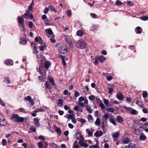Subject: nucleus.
Masks as SVG:
<instances>
[{
    "mask_svg": "<svg viewBox=\"0 0 148 148\" xmlns=\"http://www.w3.org/2000/svg\"><path fill=\"white\" fill-rule=\"evenodd\" d=\"M109 117V115L108 114H105L103 116H102V118H104L106 120L108 119Z\"/></svg>",
    "mask_w": 148,
    "mask_h": 148,
    "instance_id": "60",
    "label": "nucleus"
},
{
    "mask_svg": "<svg viewBox=\"0 0 148 148\" xmlns=\"http://www.w3.org/2000/svg\"><path fill=\"white\" fill-rule=\"evenodd\" d=\"M46 48V45L45 44H44V46L41 45L39 47V50L41 51H43L44 48Z\"/></svg>",
    "mask_w": 148,
    "mask_h": 148,
    "instance_id": "44",
    "label": "nucleus"
},
{
    "mask_svg": "<svg viewBox=\"0 0 148 148\" xmlns=\"http://www.w3.org/2000/svg\"><path fill=\"white\" fill-rule=\"evenodd\" d=\"M134 102L138 105L141 108H143L144 107V105L143 103L140 101H137L136 99H135L134 101Z\"/></svg>",
    "mask_w": 148,
    "mask_h": 148,
    "instance_id": "7",
    "label": "nucleus"
},
{
    "mask_svg": "<svg viewBox=\"0 0 148 148\" xmlns=\"http://www.w3.org/2000/svg\"><path fill=\"white\" fill-rule=\"evenodd\" d=\"M76 45L77 47L82 49H84L86 46V42L82 40H80L77 41Z\"/></svg>",
    "mask_w": 148,
    "mask_h": 148,
    "instance_id": "2",
    "label": "nucleus"
},
{
    "mask_svg": "<svg viewBox=\"0 0 148 148\" xmlns=\"http://www.w3.org/2000/svg\"><path fill=\"white\" fill-rule=\"evenodd\" d=\"M146 136L143 133H141L139 137V139L140 141H144L147 139Z\"/></svg>",
    "mask_w": 148,
    "mask_h": 148,
    "instance_id": "8",
    "label": "nucleus"
},
{
    "mask_svg": "<svg viewBox=\"0 0 148 148\" xmlns=\"http://www.w3.org/2000/svg\"><path fill=\"white\" fill-rule=\"evenodd\" d=\"M65 39L68 44L71 42V39L68 36H65Z\"/></svg>",
    "mask_w": 148,
    "mask_h": 148,
    "instance_id": "31",
    "label": "nucleus"
},
{
    "mask_svg": "<svg viewBox=\"0 0 148 148\" xmlns=\"http://www.w3.org/2000/svg\"><path fill=\"white\" fill-rule=\"evenodd\" d=\"M99 60L101 62H102L106 60V58L102 55L100 57H98Z\"/></svg>",
    "mask_w": 148,
    "mask_h": 148,
    "instance_id": "30",
    "label": "nucleus"
},
{
    "mask_svg": "<svg viewBox=\"0 0 148 148\" xmlns=\"http://www.w3.org/2000/svg\"><path fill=\"white\" fill-rule=\"evenodd\" d=\"M43 75L42 76H39V78L40 80H41L42 82H44L45 81L46 79L45 78V77Z\"/></svg>",
    "mask_w": 148,
    "mask_h": 148,
    "instance_id": "48",
    "label": "nucleus"
},
{
    "mask_svg": "<svg viewBox=\"0 0 148 148\" xmlns=\"http://www.w3.org/2000/svg\"><path fill=\"white\" fill-rule=\"evenodd\" d=\"M29 129L32 132H36V130L35 127L32 126L29 128Z\"/></svg>",
    "mask_w": 148,
    "mask_h": 148,
    "instance_id": "56",
    "label": "nucleus"
},
{
    "mask_svg": "<svg viewBox=\"0 0 148 148\" xmlns=\"http://www.w3.org/2000/svg\"><path fill=\"white\" fill-rule=\"evenodd\" d=\"M45 31L46 33L50 35H52L53 34V33L51 29L50 28L45 29Z\"/></svg>",
    "mask_w": 148,
    "mask_h": 148,
    "instance_id": "17",
    "label": "nucleus"
},
{
    "mask_svg": "<svg viewBox=\"0 0 148 148\" xmlns=\"http://www.w3.org/2000/svg\"><path fill=\"white\" fill-rule=\"evenodd\" d=\"M19 26L21 30H22L23 32H25V28L24 26V23L19 24Z\"/></svg>",
    "mask_w": 148,
    "mask_h": 148,
    "instance_id": "21",
    "label": "nucleus"
},
{
    "mask_svg": "<svg viewBox=\"0 0 148 148\" xmlns=\"http://www.w3.org/2000/svg\"><path fill=\"white\" fill-rule=\"evenodd\" d=\"M128 148H137L138 147V144L135 142H131L127 146Z\"/></svg>",
    "mask_w": 148,
    "mask_h": 148,
    "instance_id": "4",
    "label": "nucleus"
},
{
    "mask_svg": "<svg viewBox=\"0 0 148 148\" xmlns=\"http://www.w3.org/2000/svg\"><path fill=\"white\" fill-rule=\"evenodd\" d=\"M103 134L102 131H97L94 134L95 136L96 137H100Z\"/></svg>",
    "mask_w": 148,
    "mask_h": 148,
    "instance_id": "13",
    "label": "nucleus"
},
{
    "mask_svg": "<svg viewBox=\"0 0 148 148\" xmlns=\"http://www.w3.org/2000/svg\"><path fill=\"white\" fill-rule=\"evenodd\" d=\"M83 32L81 30H79L77 31V34L79 36H82L83 35Z\"/></svg>",
    "mask_w": 148,
    "mask_h": 148,
    "instance_id": "37",
    "label": "nucleus"
},
{
    "mask_svg": "<svg viewBox=\"0 0 148 148\" xmlns=\"http://www.w3.org/2000/svg\"><path fill=\"white\" fill-rule=\"evenodd\" d=\"M35 40L36 42H39L41 45H43V42L40 36L36 37L35 39Z\"/></svg>",
    "mask_w": 148,
    "mask_h": 148,
    "instance_id": "10",
    "label": "nucleus"
},
{
    "mask_svg": "<svg viewBox=\"0 0 148 148\" xmlns=\"http://www.w3.org/2000/svg\"><path fill=\"white\" fill-rule=\"evenodd\" d=\"M19 26L21 30H22L23 32H25V28L24 26V23L19 24Z\"/></svg>",
    "mask_w": 148,
    "mask_h": 148,
    "instance_id": "20",
    "label": "nucleus"
},
{
    "mask_svg": "<svg viewBox=\"0 0 148 148\" xmlns=\"http://www.w3.org/2000/svg\"><path fill=\"white\" fill-rule=\"evenodd\" d=\"M130 113L132 115H135L136 114H138V112L132 108L131 112H130Z\"/></svg>",
    "mask_w": 148,
    "mask_h": 148,
    "instance_id": "35",
    "label": "nucleus"
},
{
    "mask_svg": "<svg viewBox=\"0 0 148 148\" xmlns=\"http://www.w3.org/2000/svg\"><path fill=\"white\" fill-rule=\"evenodd\" d=\"M79 143L81 146L83 147L84 148H87L88 147V144L86 143H84L82 140H80Z\"/></svg>",
    "mask_w": 148,
    "mask_h": 148,
    "instance_id": "6",
    "label": "nucleus"
},
{
    "mask_svg": "<svg viewBox=\"0 0 148 148\" xmlns=\"http://www.w3.org/2000/svg\"><path fill=\"white\" fill-rule=\"evenodd\" d=\"M130 141V139L129 138L127 137H126L124 138L123 140V143L124 144H128Z\"/></svg>",
    "mask_w": 148,
    "mask_h": 148,
    "instance_id": "24",
    "label": "nucleus"
},
{
    "mask_svg": "<svg viewBox=\"0 0 148 148\" xmlns=\"http://www.w3.org/2000/svg\"><path fill=\"white\" fill-rule=\"evenodd\" d=\"M31 46L32 48H33V53L34 54H36V53H38V51L36 49V46L34 43L32 42L31 44Z\"/></svg>",
    "mask_w": 148,
    "mask_h": 148,
    "instance_id": "9",
    "label": "nucleus"
},
{
    "mask_svg": "<svg viewBox=\"0 0 148 148\" xmlns=\"http://www.w3.org/2000/svg\"><path fill=\"white\" fill-rule=\"evenodd\" d=\"M34 125L37 127L40 126L39 121L37 118H35L34 119Z\"/></svg>",
    "mask_w": 148,
    "mask_h": 148,
    "instance_id": "14",
    "label": "nucleus"
},
{
    "mask_svg": "<svg viewBox=\"0 0 148 148\" xmlns=\"http://www.w3.org/2000/svg\"><path fill=\"white\" fill-rule=\"evenodd\" d=\"M99 59L98 57L97 56L95 58L94 64L95 65H97L98 64Z\"/></svg>",
    "mask_w": 148,
    "mask_h": 148,
    "instance_id": "55",
    "label": "nucleus"
},
{
    "mask_svg": "<svg viewBox=\"0 0 148 148\" xmlns=\"http://www.w3.org/2000/svg\"><path fill=\"white\" fill-rule=\"evenodd\" d=\"M4 62L5 64L7 65L10 64L12 65L13 64V62L12 60L10 59L7 60L5 61Z\"/></svg>",
    "mask_w": 148,
    "mask_h": 148,
    "instance_id": "22",
    "label": "nucleus"
},
{
    "mask_svg": "<svg viewBox=\"0 0 148 148\" xmlns=\"http://www.w3.org/2000/svg\"><path fill=\"white\" fill-rule=\"evenodd\" d=\"M18 19V24L24 23V18L18 16L17 17Z\"/></svg>",
    "mask_w": 148,
    "mask_h": 148,
    "instance_id": "16",
    "label": "nucleus"
},
{
    "mask_svg": "<svg viewBox=\"0 0 148 148\" xmlns=\"http://www.w3.org/2000/svg\"><path fill=\"white\" fill-rule=\"evenodd\" d=\"M39 72L42 75H44L45 74V71L43 69V68L42 66H40L39 68Z\"/></svg>",
    "mask_w": 148,
    "mask_h": 148,
    "instance_id": "18",
    "label": "nucleus"
},
{
    "mask_svg": "<svg viewBox=\"0 0 148 148\" xmlns=\"http://www.w3.org/2000/svg\"><path fill=\"white\" fill-rule=\"evenodd\" d=\"M140 18L143 21H146L148 20V16H143L140 17Z\"/></svg>",
    "mask_w": 148,
    "mask_h": 148,
    "instance_id": "49",
    "label": "nucleus"
},
{
    "mask_svg": "<svg viewBox=\"0 0 148 148\" xmlns=\"http://www.w3.org/2000/svg\"><path fill=\"white\" fill-rule=\"evenodd\" d=\"M116 120L118 123H121L124 121L123 118L119 115H118L116 116Z\"/></svg>",
    "mask_w": 148,
    "mask_h": 148,
    "instance_id": "11",
    "label": "nucleus"
},
{
    "mask_svg": "<svg viewBox=\"0 0 148 148\" xmlns=\"http://www.w3.org/2000/svg\"><path fill=\"white\" fill-rule=\"evenodd\" d=\"M110 122L113 124L115 126L116 125V123L115 121V119L114 118H110L109 119Z\"/></svg>",
    "mask_w": 148,
    "mask_h": 148,
    "instance_id": "27",
    "label": "nucleus"
},
{
    "mask_svg": "<svg viewBox=\"0 0 148 148\" xmlns=\"http://www.w3.org/2000/svg\"><path fill=\"white\" fill-rule=\"evenodd\" d=\"M4 82H6L8 84H9L10 82L9 80V78L8 77H6L5 78Z\"/></svg>",
    "mask_w": 148,
    "mask_h": 148,
    "instance_id": "45",
    "label": "nucleus"
},
{
    "mask_svg": "<svg viewBox=\"0 0 148 148\" xmlns=\"http://www.w3.org/2000/svg\"><path fill=\"white\" fill-rule=\"evenodd\" d=\"M88 119L90 122H91L93 121V119L92 116L90 114L88 115Z\"/></svg>",
    "mask_w": 148,
    "mask_h": 148,
    "instance_id": "38",
    "label": "nucleus"
},
{
    "mask_svg": "<svg viewBox=\"0 0 148 148\" xmlns=\"http://www.w3.org/2000/svg\"><path fill=\"white\" fill-rule=\"evenodd\" d=\"M86 131L88 135L89 136H91L92 135L93 132L90 131L88 129L86 130Z\"/></svg>",
    "mask_w": 148,
    "mask_h": 148,
    "instance_id": "42",
    "label": "nucleus"
},
{
    "mask_svg": "<svg viewBox=\"0 0 148 148\" xmlns=\"http://www.w3.org/2000/svg\"><path fill=\"white\" fill-rule=\"evenodd\" d=\"M5 121V119L4 116L0 114V122H2Z\"/></svg>",
    "mask_w": 148,
    "mask_h": 148,
    "instance_id": "51",
    "label": "nucleus"
},
{
    "mask_svg": "<svg viewBox=\"0 0 148 148\" xmlns=\"http://www.w3.org/2000/svg\"><path fill=\"white\" fill-rule=\"evenodd\" d=\"M78 104L79 105V106L80 107H83L85 106L84 104L83 103L82 101H78Z\"/></svg>",
    "mask_w": 148,
    "mask_h": 148,
    "instance_id": "57",
    "label": "nucleus"
},
{
    "mask_svg": "<svg viewBox=\"0 0 148 148\" xmlns=\"http://www.w3.org/2000/svg\"><path fill=\"white\" fill-rule=\"evenodd\" d=\"M38 145L39 148H43V144L41 142H39L38 143Z\"/></svg>",
    "mask_w": 148,
    "mask_h": 148,
    "instance_id": "53",
    "label": "nucleus"
},
{
    "mask_svg": "<svg viewBox=\"0 0 148 148\" xmlns=\"http://www.w3.org/2000/svg\"><path fill=\"white\" fill-rule=\"evenodd\" d=\"M144 130V128L143 126H140L138 129V131L139 132H141Z\"/></svg>",
    "mask_w": 148,
    "mask_h": 148,
    "instance_id": "58",
    "label": "nucleus"
},
{
    "mask_svg": "<svg viewBox=\"0 0 148 148\" xmlns=\"http://www.w3.org/2000/svg\"><path fill=\"white\" fill-rule=\"evenodd\" d=\"M86 110L89 113H92V110L89 107H87L86 108Z\"/></svg>",
    "mask_w": 148,
    "mask_h": 148,
    "instance_id": "61",
    "label": "nucleus"
},
{
    "mask_svg": "<svg viewBox=\"0 0 148 148\" xmlns=\"http://www.w3.org/2000/svg\"><path fill=\"white\" fill-rule=\"evenodd\" d=\"M50 65V63L49 61H47L45 64V67L46 69H48Z\"/></svg>",
    "mask_w": 148,
    "mask_h": 148,
    "instance_id": "34",
    "label": "nucleus"
},
{
    "mask_svg": "<svg viewBox=\"0 0 148 148\" xmlns=\"http://www.w3.org/2000/svg\"><path fill=\"white\" fill-rule=\"evenodd\" d=\"M99 106L102 109H104L105 108V106L103 104L102 101H101V102L99 104Z\"/></svg>",
    "mask_w": 148,
    "mask_h": 148,
    "instance_id": "50",
    "label": "nucleus"
},
{
    "mask_svg": "<svg viewBox=\"0 0 148 148\" xmlns=\"http://www.w3.org/2000/svg\"><path fill=\"white\" fill-rule=\"evenodd\" d=\"M58 102L59 104L61 106H63V100L62 99H59Z\"/></svg>",
    "mask_w": 148,
    "mask_h": 148,
    "instance_id": "59",
    "label": "nucleus"
},
{
    "mask_svg": "<svg viewBox=\"0 0 148 148\" xmlns=\"http://www.w3.org/2000/svg\"><path fill=\"white\" fill-rule=\"evenodd\" d=\"M115 4L116 6H118L119 5H122L123 3L120 1L117 0L116 1Z\"/></svg>",
    "mask_w": 148,
    "mask_h": 148,
    "instance_id": "41",
    "label": "nucleus"
},
{
    "mask_svg": "<svg viewBox=\"0 0 148 148\" xmlns=\"http://www.w3.org/2000/svg\"><path fill=\"white\" fill-rule=\"evenodd\" d=\"M56 132L58 134L59 136H60L61 134V130L58 127H57L56 129Z\"/></svg>",
    "mask_w": 148,
    "mask_h": 148,
    "instance_id": "47",
    "label": "nucleus"
},
{
    "mask_svg": "<svg viewBox=\"0 0 148 148\" xmlns=\"http://www.w3.org/2000/svg\"><path fill=\"white\" fill-rule=\"evenodd\" d=\"M7 143V142L6 140L4 139H2V144L3 146H4L6 145Z\"/></svg>",
    "mask_w": 148,
    "mask_h": 148,
    "instance_id": "54",
    "label": "nucleus"
},
{
    "mask_svg": "<svg viewBox=\"0 0 148 148\" xmlns=\"http://www.w3.org/2000/svg\"><path fill=\"white\" fill-rule=\"evenodd\" d=\"M123 108L125 110H127L128 111L131 112L132 108L130 107H126L125 106H123Z\"/></svg>",
    "mask_w": 148,
    "mask_h": 148,
    "instance_id": "46",
    "label": "nucleus"
},
{
    "mask_svg": "<svg viewBox=\"0 0 148 148\" xmlns=\"http://www.w3.org/2000/svg\"><path fill=\"white\" fill-rule=\"evenodd\" d=\"M95 98V96L93 95H91L88 97L90 101L93 100Z\"/></svg>",
    "mask_w": 148,
    "mask_h": 148,
    "instance_id": "64",
    "label": "nucleus"
},
{
    "mask_svg": "<svg viewBox=\"0 0 148 148\" xmlns=\"http://www.w3.org/2000/svg\"><path fill=\"white\" fill-rule=\"evenodd\" d=\"M19 26L21 30H22L23 32H25V28L24 26V23L19 24Z\"/></svg>",
    "mask_w": 148,
    "mask_h": 148,
    "instance_id": "19",
    "label": "nucleus"
},
{
    "mask_svg": "<svg viewBox=\"0 0 148 148\" xmlns=\"http://www.w3.org/2000/svg\"><path fill=\"white\" fill-rule=\"evenodd\" d=\"M20 43L21 44L25 45L27 43V41L26 39L24 38H21L20 39Z\"/></svg>",
    "mask_w": 148,
    "mask_h": 148,
    "instance_id": "29",
    "label": "nucleus"
},
{
    "mask_svg": "<svg viewBox=\"0 0 148 148\" xmlns=\"http://www.w3.org/2000/svg\"><path fill=\"white\" fill-rule=\"evenodd\" d=\"M116 98L119 100L123 101L124 98V96L121 94H117L116 95Z\"/></svg>",
    "mask_w": 148,
    "mask_h": 148,
    "instance_id": "12",
    "label": "nucleus"
},
{
    "mask_svg": "<svg viewBox=\"0 0 148 148\" xmlns=\"http://www.w3.org/2000/svg\"><path fill=\"white\" fill-rule=\"evenodd\" d=\"M106 110L108 112L113 113L114 111V110L113 108L111 107L107 108Z\"/></svg>",
    "mask_w": 148,
    "mask_h": 148,
    "instance_id": "40",
    "label": "nucleus"
},
{
    "mask_svg": "<svg viewBox=\"0 0 148 148\" xmlns=\"http://www.w3.org/2000/svg\"><path fill=\"white\" fill-rule=\"evenodd\" d=\"M43 148H46L48 147V144L47 142H43Z\"/></svg>",
    "mask_w": 148,
    "mask_h": 148,
    "instance_id": "62",
    "label": "nucleus"
},
{
    "mask_svg": "<svg viewBox=\"0 0 148 148\" xmlns=\"http://www.w3.org/2000/svg\"><path fill=\"white\" fill-rule=\"evenodd\" d=\"M59 51L61 54L67 53L68 51L67 46L65 45H62L60 48Z\"/></svg>",
    "mask_w": 148,
    "mask_h": 148,
    "instance_id": "3",
    "label": "nucleus"
},
{
    "mask_svg": "<svg viewBox=\"0 0 148 148\" xmlns=\"http://www.w3.org/2000/svg\"><path fill=\"white\" fill-rule=\"evenodd\" d=\"M72 14V12L71 10H69L67 11V15L69 17H70Z\"/></svg>",
    "mask_w": 148,
    "mask_h": 148,
    "instance_id": "63",
    "label": "nucleus"
},
{
    "mask_svg": "<svg viewBox=\"0 0 148 148\" xmlns=\"http://www.w3.org/2000/svg\"><path fill=\"white\" fill-rule=\"evenodd\" d=\"M77 143V141L76 140H75L73 144V148H79V145L78 144H75V143Z\"/></svg>",
    "mask_w": 148,
    "mask_h": 148,
    "instance_id": "43",
    "label": "nucleus"
},
{
    "mask_svg": "<svg viewBox=\"0 0 148 148\" xmlns=\"http://www.w3.org/2000/svg\"><path fill=\"white\" fill-rule=\"evenodd\" d=\"M44 23L45 25H54V24L53 23H50L48 19H47V20H45L44 21Z\"/></svg>",
    "mask_w": 148,
    "mask_h": 148,
    "instance_id": "33",
    "label": "nucleus"
},
{
    "mask_svg": "<svg viewBox=\"0 0 148 148\" xmlns=\"http://www.w3.org/2000/svg\"><path fill=\"white\" fill-rule=\"evenodd\" d=\"M45 85L46 87L47 88L50 89L52 87L51 84V83L48 81L45 82Z\"/></svg>",
    "mask_w": 148,
    "mask_h": 148,
    "instance_id": "25",
    "label": "nucleus"
},
{
    "mask_svg": "<svg viewBox=\"0 0 148 148\" xmlns=\"http://www.w3.org/2000/svg\"><path fill=\"white\" fill-rule=\"evenodd\" d=\"M120 132H116L112 134V136L113 138H116L119 137V135Z\"/></svg>",
    "mask_w": 148,
    "mask_h": 148,
    "instance_id": "28",
    "label": "nucleus"
},
{
    "mask_svg": "<svg viewBox=\"0 0 148 148\" xmlns=\"http://www.w3.org/2000/svg\"><path fill=\"white\" fill-rule=\"evenodd\" d=\"M100 124V119L99 117H97L95 122V124L96 126H99Z\"/></svg>",
    "mask_w": 148,
    "mask_h": 148,
    "instance_id": "32",
    "label": "nucleus"
},
{
    "mask_svg": "<svg viewBox=\"0 0 148 148\" xmlns=\"http://www.w3.org/2000/svg\"><path fill=\"white\" fill-rule=\"evenodd\" d=\"M11 119L15 122L19 123L23 122L24 121L25 118L20 117L18 114H14L12 115Z\"/></svg>",
    "mask_w": 148,
    "mask_h": 148,
    "instance_id": "1",
    "label": "nucleus"
},
{
    "mask_svg": "<svg viewBox=\"0 0 148 148\" xmlns=\"http://www.w3.org/2000/svg\"><path fill=\"white\" fill-rule=\"evenodd\" d=\"M48 8L49 10L52 12L53 11L55 12H57L56 10L52 5H49L48 6Z\"/></svg>",
    "mask_w": 148,
    "mask_h": 148,
    "instance_id": "23",
    "label": "nucleus"
},
{
    "mask_svg": "<svg viewBox=\"0 0 148 148\" xmlns=\"http://www.w3.org/2000/svg\"><path fill=\"white\" fill-rule=\"evenodd\" d=\"M59 57L60 58L62 59V63L63 65L64 66H65L66 65V63L65 62V56H64L61 55L59 56Z\"/></svg>",
    "mask_w": 148,
    "mask_h": 148,
    "instance_id": "26",
    "label": "nucleus"
},
{
    "mask_svg": "<svg viewBox=\"0 0 148 148\" xmlns=\"http://www.w3.org/2000/svg\"><path fill=\"white\" fill-rule=\"evenodd\" d=\"M35 54L36 55L37 58L38 59L41 60L43 58V56L42 53L41 52H39L38 51V53H36Z\"/></svg>",
    "mask_w": 148,
    "mask_h": 148,
    "instance_id": "5",
    "label": "nucleus"
},
{
    "mask_svg": "<svg viewBox=\"0 0 148 148\" xmlns=\"http://www.w3.org/2000/svg\"><path fill=\"white\" fill-rule=\"evenodd\" d=\"M137 33L138 34H140L141 33L142 31V30L141 29V28L140 27H137L136 28Z\"/></svg>",
    "mask_w": 148,
    "mask_h": 148,
    "instance_id": "36",
    "label": "nucleus"
},
{
    "mask_svg": "<svg viewBox=\"0 0 148 148\" xmlns=\"http://www.w3.org/2000/svg\"><path fill=\"white\" fill-rule=\"evenodd\" d=\"M148 93L146 91H144L143 93V98H146L147 97Z\"/></svg>",
    "mask_w": 148,
    "mask_h": 148,
    "instance_id": "52",
    "label": "nucleus"
},
{
    "mask_svg": "<svg viewBox=\"0 0 148 148\" xmlns=\"http://www.w3.org/2000/svg\"><path fill=\"white\" fill-rule=\"evenodd\" d=\"M96 143L95 145H92L89 146V148H99V143L97 140H96Z\"/></svg>",
    "mask_w": 148,
    "mask_h": 148,
    "instance_id": "15",
    "label": "nucleus"
},
{
    "mask_svg": "<svg viewBox=\"0 0 148 148\" xmlns=\"http://www.w3.org/2000/svg\"><path fill=\"white\" fill-rule=\"evenodd\" d=\"M29 14L30 12L27 11L24 14V18H28Z\"/></svg>",
    "mask_w": 148,
    "mask_h": 148,
    "instance_id": "39",
    "label": "nucleus"
}]
</instances>
